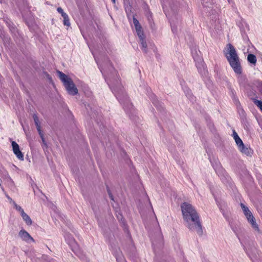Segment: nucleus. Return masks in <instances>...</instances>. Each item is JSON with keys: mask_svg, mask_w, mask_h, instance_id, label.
Instances as JSON below:
<instances>
[{"mask_svg": "<svg viewBox=\"0 0 262 262\" xmlns=\"http://www.w3.org/2000/svg\"><path fill=\"white\" fill-rule=\"evenodd\" d=\"M181 207L185 225L189 230L195 231L199 235H202V223L199 215L194 207L187 202L182 203Z\"/></svg>", "mask_w": 262, "mask_h": 262, "instance_id": "nucleus-1", "label": "nucleus"}, {"mask_svg": "<svg viewBox=\"0 0 262 262\" xmlns=\"http://www.w3.org/2000/svg\"><path fill=\"white\" fill-rule=\"evenodd\" d=\"M226 57L234 72L237 74H241L242 73V68L239 59L235 49L230 43L227 45Z\"/></svg>", "mask_w": 262, "mask_h": 262, "instance_id": "nucleus-2", "label": "nucleus"}, {"mask_svg": "<svg viewBox=\"0 0 262 262\" xmlns=\"http://www.w3.org/2000/svg\"><path fill=\"white\" fill-rule=\"evenodd\" d=\"M58 73L68 93L71 95H76L78 93V90L71 78L60 71H58Z\"/></svg>", "mask_w": 262, "mask_h": 262, "instance_id": "nucleus-3", "label": "nucleus"}, {"mask_svg": "<svg viewBox=\"0 0 262 262\" xmlns=\"http://www.w3.org/2000/svg\"><path fill=\"white\" fill-rule=\"evenodd\" d=\"M241 206L244 212L245 215L246 216L249 223L251 224L253 229H254L256 231H258L259 229L258 225L256 223L255 219L253 216L251 212L250 211L248 208L247 206H246L244 204L241 203Z\"/></svg>", "mask_w": 262, "mask_h": 262, "instance_id": "nucleus-4", "label": "nucleus"}, {"mask_svg": "<svg viewBox=\"0 0 262 262\" xmlns=\"http://www.w3.org/2000/svg\"><path fill=\"white\" fill-rule=\"evenodd\" d=\"M192 57L194 61L195 62V65L199 72L201 75H205L207 73V70L206 69L205 65L202 57L199 55L195 56L193 51L192 52Z\"/></svg>", "mask_w": 262, "mask_h": 262, "instance_id": "nucleus-5", "label": "nucleus"}, {"mask_svg": "<svg viewBox=\"0 0 262 262\" xmlns=\"http://www.w3.org/2000/svg\"><path fill=\"white\" fill-rule=\"evenodd\" d=\"M111 89H112L113 92L116 95L117 98L119 100L120 103L123 105L124 109L125 111H127V110H132L133 109V106L132 104L130 103L129 100L128 99V97L126 96H125L124 100L121 98L120 96L119 95V94H116V90L114 88L113 86L111 87Z\"/></svg>", "mask_w": 262, "mask_h": 262, "instance_id": "nucleus-6", "label": "nucleus"}, {"mask_svg": "<svg viewBox=\"0 0 262 262\" xmlns=\"http://www.w3.org/2000/svg\"><path fill=\"white\" fill-rule=\"evenodd\" d=\"M18 236L23 241L28 243L34 242L33 237L24 229H21L19 231Z\"/></svg>", "mask_w": 262, "mask_h": 262, "instance_id": "nucleus-7", "label": "nucleus"}, {"mask_svg": "<svg viewBox=\"0 0 262 262\" xmlns=\"http://www.w3.org/2000/svg\"><path fill=\"white\" fill-rule=\"evenodd\" d=\"M12 146L13 152L16 156L17 158L20 160H23L24 156L19 149L18 144L15 141H12Z\"/></svg>", "mask_w": 262, "mask_h": 262, "instance_id": "nucleus-8", "label": "nucleus"}, {"mask_svg": "<svg viewBox=\"0 0 262 262\" xmlns=\"http://www.w3.org/2000/svg\"><path fill=\"white\" fill-rule=\"evenodd\" d=\"M139 38V43L141 45V49L144 53L147 52V45L146 41L145 40V35L144 32H139L137 34Z\"/></svg>", "mask_w": 262, "mask_h": 262, "instance_id": "nucleus-9", "label": "nucleus"}, {"mask_svg": "<svg viewBox=\"0 0 262 262\" xmlns=\"http://www.w3.org/2000/svg\"><path fill=\"white\" fill-rule=\"evenodd\" d=\"M65 239L67 243L71 247L76 248L77 245L76 242L72 235L69 233H66L64 235Z\"/></svg>", "mask_w": 262, "mask_h": 262, "instance_id": "nucleus-10", "label": "nucleus"}, {"mask_svg": "<svg viewBox=\"0 0 262 262\" xmlns=\"http://www.w3.org/2000/svg\"><path fill=\"white\" fill-rule=\"evenodd\" d=\"M238 149L241 152L247 156L251 155L252 153V149L248 145H245L244 144L239 147Z\"/></svg>", "mask_w": 262, "mask_h": 262, "instance_id": "nucleus-11", "label": "nucleus"}, {"mask_svg": "<svg viewBox=\"0 0 262 262\" xmlns=\"http://www.w3.org/2000/svg\"><path fill=\"white\" fill-rule=\"evenodd\" d=\"M133 24L135 27L137 34H139V32H143L139 21L134 16L133 17Z\"/></svg>", "mask_w": 262, "mask_h": 262, "instance_id": "nucleus-12", "label": "nucleus"}, {"mask_svg": "<svg viewBox=\"0 0 262 262\" xmlns=\"http://www.w3.org/2000/svg\"><path fill=\"white\" fill-rule=\"evenodd\" d=\"M23 220L25 222L27 225H32V222L31 218L29 216L28 214H27L25 212L23 213L21 215Z\"/></svg>", "mask_w": 262, "mask_h": 262, "instance_id": "nucleus-13", "label": "nucleus"}, {"mask_svg": "<svg viewBox=\"0 0 262 262\" xmlns=\"http://www.w3.org/2000/svg\"><path fill=\"white\" fill-rule=\"evenodd\" d=\"M247 60L250 63L255 64L256 62V57L254 54H250L248 55Z\"/></svg>", "mask_w": 262, "mask_h": 262, "instance_id": "nucleus-14", "label": "nucleus"}, {"mask_svg": "<svg viewBox=\"0 0 262 262\" xmlns=\"http://www.w3.org/2000/svg\"><path fill=\"white\" fill-rule=\"evenodd\" d=\"M36 128H37V130L38 132V134H39L40 138H41L42 142L44 144L46 145L45 139L44 136H43V134L42 133V131L41 130L40 125L37 126Z\"/></svg>", "mask_w": 262, "mask_h": 262, "instance_id": "nucleus-15", "label": "nucleus"}, {"mask_svg": "<svg viewBox=\"0 0 262 262\" xmlns=\"http://www.w3.org/2000/svg\"><path fill=\"white\" fill-rule=\"evenodd\" d=\"M253 102L262 112V101L256 99H253Z\"/></svg>", "mask_w": 262, "mask_h": 262, "instance_id": "nucleus-16", "label": "nucleus"}, {"mask_svg": "<svg viewBox=\"0 0 262 262\" xmlns=\"http://www.w3.org/2000/svg\"><path fill=\"white\" fill-rule=\"evenodd\" d=\"M62 17L63 18V24H64V25L68 26V27L70 26V22L69 17L68 14H67L66 15L63 16Z\"/></svg>", "mask_w": 262, "mask_h": 262, "instance_id": "nucleus-17", "label": "nucleus"}, {"mask_svg": "<svg viewBox=\"0 0 262 262\" xmlns=\"http://www.w3.org/2000/svg\"><path fill=\"white\" fill-rule=\"evenodd\" d=\"M13 203L14 204V206L15 209L17 211H19L21 215L25 212L24 211V209L20 206L17 205L14 202H13Z\"/></svg>", "mask_w": 262, "mask_h": 262, "instance_id": "nucleus-18", "label": "nucleus"}, {"mask_svg": "<svg viewBox=\"0 0 262 262\" xmlns=\"http://www.w3.org/2000/svg\"><path fill=\"white\" fill-rule=\"evenodd\" d=\"M235 141L236 142V144L238 146V147L243 146L244 144L242 140L239 137L237 138V139H235Z\"/></svg>", "mask_w": 262, "mask_h": 262, "instance_id": "nucleus-19", "label": "nucleus"}, {"mask_svg": "<svg viewBox=\"0 0 262 262\" xmlns=\"http://www.w3.org/2000/svg\"><path fill=\"white\" fill-rule=\"evenodd\" d=\"M33 119L36 126L40 125L39 121L36 115H33Z\"/></svg>", "mask_w": 262, "mask_h": 262, "instance_id": "nucleus-20", "label": "nucleus"}, {"mask_svg": "<svg viewBox=\"0 0 262 262\" xmlns=\"http://www.w3.org/2000/svg\"><path fill=\"white\" fill-rule=\"evenodd\" d=\"M57 10L58 11V12H59L60 14H61V16L63 17L65 15H66L67 14L66 13L63 9L61 8V7H58L57 9Z\"/></svg>", "mask_w": 262, "mask_h": 262, "instance_id": "nucleus-21", "label": "nucleus"}, {"mask_svg": "<svg viewBox=\"0 0 262 262\" xmlns=\"http://www.w3.org/2000/svg\"><path fill=\"white\" fill-rule=\"evenodd\" d=\"M220 210L222 212V213H223V214L224 216V217L226 219H227L228 218V215L227 214V213H226L225 212V210L221 208H220Z\"/></svg>", "mask_w": 262, "mask_h": 262, "instance_id": "nucleus-22", "label": "nucleus"}, {"mask_svg": "<svg viewBox=\"0 0 262 262\" xmlns=\"http://www.w3.org/2000/svg\"><path fill=\"white\" fill-rule=\"evenodd\" d=\"M194 52V55L196 56L197 55H199L200 56V52H198L196 49H194L193 50H192L191 51V53L192 54V52Z\"/></svg>", "mask_w": 262, "mask_h": 262, "instance_id": "nucleus-23", "label": "nucleus"}, {"mask_svg": "<svg viewBox=\"0 0 262 262\" xmlns=\"http://www.w3.org/2000/svg\"><path fill=\"white\" fill-rule=\"evenodd\" d=\"M233 136L234 140L235 139H237V138L239 137L235 131H234L233 133Z\"/></svg>", "mask_w": 262, "mask_h": 262, "instance_id": "nucleus-24", "label": "nucleus"}, {"mask_svg": "<svg viewBox=\"0 0 262 262\" xmlns=\"http://www.w3.org/2000/svg\"><path fill=\"white\" fill-rule=\"evenodd\" d=\"M5 195L8 199L10 201V203L13 202L12 199L6 193H5Z\"/></svg>", "mask_w": 262, "mask_h": 262, "instance_id": "nucleus-25", "label": "nucleus"}, {"mask_svg": "<svg viewBox=\"0 0 262 262\" xmlns=\"http://www.w3.org/2000/svg\"><path fill=\"white\" fill-rule=\"evenodd\" d=\"M170 24H171V30L173 31V32L174 33L175 32V28H174V27L171 21H170Z\"/></svg>", "mask_w": 262, "mask_h": 262, "instance_id": "nucleus-26", "label": "nucleus"}, {"mask_svg": "<svg viewBox=\"0 0 262 262\" xmlns=\"http://www.w3.org/2000/svg\"><path fill=\"white\" fill-rule=\"evenodd\" d=\"M187 96L188 97H191V93L190 92V91L189 90H188V92H187Z\"/></svg>", "mask_w": 262, "mask_h": 262, "instance_id": "nucleus-27", "label": "nucleus"}, {"mask_svg": "<svg viewBox=\"0 0 262 262\" xmlns=\"http://www.w3.org/2000/svg\"><path fill=\"white\" fill-rule=\"evenodd\" d=\"M99 69H100V70H101V73H102L103 74H104V73L105 72V70H104V69H102V68H101V67H99Z\"/></svg>", "mask_w": 262, "mask_h": 262, "instance_id": "nucleus-28", "label": "nucleus"}, {"mask_svg": "<svg viewBox=\"0 0 262 262\" xmlns=\"http://www.w3.org/2000/svg\"><path fill=\"white\" fill-rule=\"evenodd\" d=\"M259 90L262 94V83H261L259 86Z\"/></svg>", "mask_w": 262, "mask_h": 262, "instance_id": "nucleus-29", "label": "nucleus"}, {"mask_svg": "<svg viewBox=\"0 0 262 262\" xmlns=\"http://www.w3.org/2000/svg\"><path fill=\"white\" fill-rule=\"evenodd\" d=\"M0 187H1V189H2V191H3V192H5V189H4V187L2 186L1 182V181H0Z\"/></svg>", "mask_w": 262, "mask_h": 262, "instance_id": "nucleus-30", "label": "nucleus"}, {"mask_svg": "<svg viewBox=\"0 0 262 262\" xmlns=\"http://www.w3.org/2000/svg\"><path fill=\"white\" fill-rule=\"evenodd\" d=\"M117 217L118 218V220H121L122 219V215L120 214V215H117Z\"/></svg>", "mask_w": 262, "mask_h": 262, "instance_id": "nucleus-31", "label": "nucleus"}, {"mask_svg": "<svg viewBox=\"0 0 262 262\" xmlns=\"http://www.w3.org/2000/svg\"><path fill=\"white\" fill-rule=\"evenodd\" d=\"M109 195H110V198H111L112 200H113L112 195L111 194H109Z\"/></svg>", "mask_w": 262, "mask_h": 262, "instance_id": "nucleus-32", "label": "nucleus"}, {"mask_svg": "<svg viewBox=\"0 0 262 262\" xmlns=\"http://www.w3.org/2000/svg\"><path fill=\"white\" fill-rule=\"evenodd\" d=\"M7 175H8V174L7 173ZM8 179L11 181H12V179L10 178V177L9 176H8Z\"/></svg>", "mask_w": 262, "mask_h": 262, "instance_id": "nucleus-33", "label": "nucleus"}, {"mask_svg": "<svg viewBox=\"0 0 262 262\" xmlns=\"http://www.w3.org/2000/svg\"><path fill=\"white\" fill-rule=\"evenodd\" d=\"M112 1L113 2V3L115 2V0H112Z\"/></svg>", "mask_w": 262, "mask_h": 262, "instance_id": "nucleus-34", "label": "nucleus"}]
</instances>
